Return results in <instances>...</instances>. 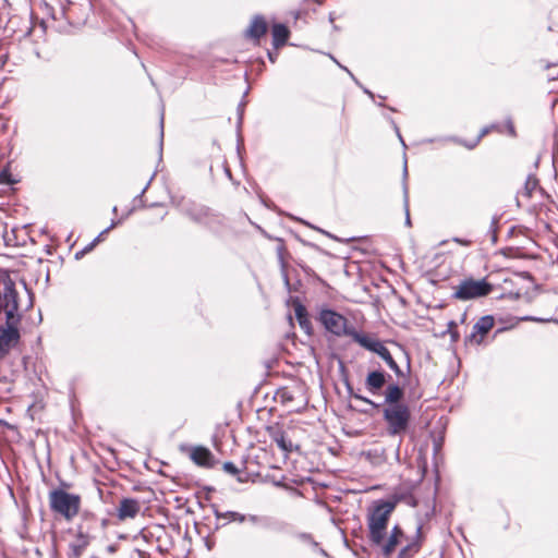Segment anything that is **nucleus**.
<instances>
[{"label":"nucleus","instance_id":"6","mask_svg":"<svg viewBox=\"0 0 558 558\" xmlns=\"http://www.w3.org/2000/svg\"><path fill=\"white\" fill-rule=\"evenodd\" d=\"M95 521V514L90 511L81 513V522L76 526V535L74 542L69 545L70 558H81L84 550L88 547L94 536L90 534V526H85V521Z\"/></svg>","mask_w":558,"mask_h":558},{"label":"nucleus","instance_id":"15","mask_svg":"<svg viewBox=\"0 0 558 558\" xmlns=\"http://www.w3.org/2000/svg\"><path fill=\"white\" fill-rule=\"evenodd\" d=\"M385 383L386 377L384 372L373 371L367 375L365 386L368 391H371L372 393H376L384 387Z\"/></svg>","mask_w":558,"mask_h":558},{"label":"nucleus","instance_id":"30","mask_svg":"<svg viewBox=\"0 0 558 558\" xmlns=\"http://www.w3.org/2000/svg\"><path fill=\"white\" fill-rule=\"evenodd\" d=\"M530 320H534V322H548V319H541V318H529Z\"/></svg>","mask_w":558,"mask_h":558},{"label":"nucleus","instance_id":"28","mask_svg":"<svg viewBox=\"0 0 558 558\" xmlns=\"http://www.w3.org/2000/svg\"><path fill=\"white\" fill-rule=\"evenodd\" d=\"M96 523H97V518H96V517H95V521L89 520V521H85V522H84L85 526H90V533L93 532V530H94V525H95Z\"/></svg>","mask_w":558,"mask_h":558},{"label":"nucleus","instance_id":"16","mask_svg":"<svg viewBox=\"0 0 558 558\" xmlns=\"http://www.w3.org/2000/svg\"><path fill=\"white\" fill-rule=\"evenodd\" d=\"M272 45L278 48L283 46L289 38V29L283 24H275L271 29Z\"/></svg>","mask_w":558,"mask_h":558},{"label":"nucleus","instance_id":"27","mask_svg":"<svg viewBox=\"0 0 558 558\" xmlns=\"http://www.w3.org/2000/svg\"><path fill=\"white\" fill-rule=\"evenodd\" d=\"M299 537H300L302 541H304V542H308V543H313V544H315V543L313 542L312 536H311L310 534H305V533H303V534H300V536H299Z\"/></svg>","mask_w":558,"mask_h":558},{"label":"nucleus","instance_id":"23","mask_svg":"<svg viewBox=\"0 0 558 558\" xmlns=\"http://www.w3.org/2000/svg\"><path fill=\"white\" fill-rule=\"evenodd\" d=\"M223 470L231 475H235L239 472L238 468L232 462H225Z\"/></svg>","mask_w":558,"mask_h":558},{"label":"nucleus","instance_id":"21","mask_svg":"<svg viewBox=\"0 0 558 558\" xmlns=\"http://www.w3.org/2000/svg\"><path fill=\"white\" fill-rule=\"evenodd\" d=\"M418 551V545L416 543H411L401 548L399 553V558H410L414 553Z\"/></svg>","mask_w":558,"mask_h":558},{"label":"nucleus","instance_id":"3","mask_svg":"<svg viewBox=\"0 0 558 558\" xmlns=\"http://www.w3.org/2000/svg\"><path fill=\"white\" fill-rule=\"evenodd\" d=\"M48 498L51 511L59 514L68 522H71L80 513V495L56 488L49 492Z\"/></svg>","mask_w":558,"mask_h":558},{"label":"nucleus","instance_id":"25","mask_svg":"<svg viewBox=\"0 0 558 558\" xmlns=\"http://www.w3.org/2000/svg\"><path fill=\"white\" fill-rule=\"evenodd\" d=\"M246 519L253 524H258L262 520L258 515L255 514H250L246 517Z\"/></svg>","mask_w":558,"mask_h":558},{"label":"nucleus","instance_id":"18","mask_svg":"<svg viewBox=\"0 0 558 558\" xmlns=\"http://www.w3.org/2000/svg\"><path fill=\"white\" fill-rule=\"evenodd\" d=\"M274 441L277 444V446L286 453H290L293 450L298 449L296 446L293 445L291 439H289L284 432H277L274 435Z\"/></svg>","mask_w":558,"mask_h":558},{"label":"nucleus","instance_id":"20","mask_svg":"<svg viewBox=\"0 0 558 558\" xmlns=\"http://www.w3.org/2000/svg\"><path fill=\"white\" fill-rule=\"evenodd\" d=\"M380 356L381 359L387 363V365L393 369L397 374H401V371L399 368V366L397 365L396 361L393 360V357L391 356L390 354V351H376Z\"/></svg>","mask_w":558,"mask_h":558},{"label":"nucleus","instance_id":"36","mask_svg":"<svg viewBox=\"0 0 558 558\" xmlns=\"http://www.w3.org/2000/svg\"><path fill=\"white\" fill-rule=\"evenodd\" d=\"M269 58H270V60H271L272 62L275 61V60H274V56H271L270 53H269Z\"/></svg>","mask_w":558,"mask_h":558},{"label":"nucleus","instance_id":"19","mask_svg":"<svg viewBox=\"0 0 558 558\" xmlns=\"http://www.w3.org/2000/svg\"><path fill=\"white\" fill-rule=\"evenodd\" d=\"M215 517L217 519H228L230 521H238L240 523L244 522L246 520V515L235 512V511H227V512H220L218 509H214Z\"/></svg>","mask_w":558,"mask_h":558},{"label":"nucleus","instance_id":"34","mask_svg":"<svg viewBox=\"0 0 558 558\" xmlns=\"http://www.w3.org/2000/svg\"><path fill=\"white\" fill-rule=\"evenodd\" d=\"M474 147H475V144L468 145V148H469V149H472V148H474Z\"/></svg>","mask_w":558,"mask_h":558},{"label":"nucleus","instance_id":"7","mask_svg":"<svg viewBox=\"0 0 558 558\" xmlns=\"http://www.w3.org/2000/svg\"><path fill=\"white\" fill-rule=\"evenodd\" d=\"M495 327V317L485 315L477 319L472 330L465 336L464 343L470 347L487 345L490 333Z\"/></svg>","mask_w":558,"mask_h":558},{"label":"nucleus","instance_id":"31","mask_svg":"<svg viewBox=\"0 0 558 558\" xmlns=\"http://www.w3.org/2000/svg\"><path fill=\"white\" fill-rule=\"evenodd\" d=\"M405 222H407L408 225H410V216H409V211H408V210H407V219H405Z\"/></svg>","mask_w":558,"mask_h":558},{"label":"nucleus","instance_id":"1","mask_svg":"<svg viewBox=\"0 0 558 558\" xmlns=\"http://www.w3.org/2000/svg\"><path fill=\"white\" fill-rule=\"evenodd\" d=\"M316 319L325 332L333 338L343 339L363 349H386L387 341L377 332L365 329L335 310L320 307Z\"/></svg>","mask_w":558,"mask_h":558},{"label":"nucleus","instance_id":"11","mask_svg":"<svg viewBox=\"0 0 558 558\" xmlns=\"http://www.w3.org/2000/svg\"><path fill=\"white\" fill-rule=\"evenodd\" d=\"M191 460L199 466H211L213 454L211 452L202 446H195L190 449Z\"/></svg>","mask_w":558,"mask_h":558},{"label":"nucleus","instance_id":"29","mask_svg":"<svg viewBox=\"0 0 558 558\" xmlns=\"http://www.w3.org/2000/svg\"><path fill=\"white\" fill-rule=\"evenodd\" d=\"M401 353L404 355L405 361H407V365H408V367H409V366H410V361H409V360H410V357H409V355H408V351H407V350H403V351H401Z\"/></svg>","mask_w":558,"mask_h":558},{"label":"nucleus","instance_id":"10","mask_svg":"<svg viewBox=\"0 0 558 558\" xmlns=\"http://www.w3.org/2000/svg\"><path fill=\"white\" fill-rule=\"evenodd\" d=\"M141 510L138 500L133 498H123L117 509L119 520L134 519Z\"/></svg>","mask_w":558,"mask_h":558},{"label":"nucleus","instance_id":"12","mask_svg":"<svg viewBox=\"0 0 558 558\" xmlns=\"http://www.w3.org/2000/svg\"><path fill=\"white\" fill-rule=\"evenodd\" d=\"M294 313H295V317H296V320H298L301 329L307 336H312L313 335V326H312L306 307L302 303L296 302V303H294Z\"/></svg>","mask_w":558,"mask_h":558},{"label":"nucleus","instance_id":"22","mask_svg":"<svg viewBox=\"0 0 558 558\" xmlns=\"http://www.w3.org/2000/svg\"><path fill=\"white\" fill-rule=\"evenodd\" d=\"M536 186H537V180L535 178L529 177L525 181L523 194L526 197H531L532 192L536 189Z\"/></svg>","mask_w":558,"mask_h":558},{"label":"nucleus","instance_id":"17","mask_svg":"<svg viewBox=\"0 0 558 558\" xmlns=\"http://www.w3.org/2000/svg\"><path fill=\"white\" fill-rule=\"evenodd\" d=\"M403 397V390L398 385H389L385 393V402L387 405L391 404H403L401 401Z\"/></svg>","mask_w":558,"mask_h":558},{"label":"nucleus","instance_id":"2","mask_svg":"<svg viewBox=\"0 0 558 558\" xmlns=\"http://www.w3.org/2000/svg\"><path fill=\"white\" fill-rule=\"evenodd\" d=\"M396 505V501L380 499L368 508L367 527L369 541H380V535L387 534L388 522Z\"/></svg>","mask_w":558,"mask_h":558},{"label":"nucleus","instance_id":"32","mask_svg":"<svg viewBox=\"0 0 558 558\" xmlns=\"http://www.w3.org/2000/svg\"><path fill=\"white\" fill-rule=\"evenodd\" d=\"M359 399L363 400L364 402H367V403H372L368 399L366 398H363V397H357Z\"/></svg>","mask_w":558,"mask_h":558},{"label":"nucleus","instance_id":"14","mask_svg":"<svg viewBox=\"0 0 558 558\" xmlns=\"http://www.w3.org/2000/svg\"><path fill=\"white\" fill-rule=\"evenodd\" d=\"M20 339V332L15 326L0 327V349L15 345Z\"/></svg>","mask_w":558,"mask_h":558},{"label":"nucleus","instance_id":"9","mask_svg":"<svg viewBox=\"0 0 558 558\" xmlns=\"http://www.w3.org/2000/svg\"><path fill=\"white\" fill-rule=\"evenodd\" d=\"M404 537V532L399 525H395L389 535L381 534L380 541H369L373 546L377 547L385 558H390L391 555L396 551L397 546L400 544L401 539Z\"/></svg>","mask_w":558,"mask_h":558},{"label":"nucleus","instance_id":"13","mask_svg":"<svg viewBox=\"0 0 558 558\" xmlns=\"http://www.w3.org/2000/svg\"><path fill=\"white\" fill-rule=\"evenodd\" d=\"M268 25L265 19L260 15H256L246 29V36L258 41L267 32Z\"/></svg>","mask_w":558,"mask_h":558},{"label":"nucleus","instance_id":"33","mask_svg":"<svg viewBox=\"0 0 558 558\" xmlns=\"http://www.w3.org/2000/svg\"><path fill=\"white\" fill-rule=\"evenodd\" d=\"M502 330H504L502 328H498V329L495 331L494 336H496L497 333L501 332Z\"/></svg>","mask_w":558,"mask_h":558},{"label":"nucleus","instance_id":"26","mask_svg":"<svg viewBox=\"0 0 558 558\" xmlns=\"http://www.w3.org/2000/svg\"><path fill=\"white\" fill-rule=\"evenodd\" d=\"M453 241L463 245V246H470L471 245V241L470 240H465V239H460V238H453Z\"/></svg>","mask_w":558,"mask_h":558},{"label":"nucleus","instance_id":"35","mask_svg":"<svg viewBox=\"0 0 558 558\" xmlns=\"http://www.w3.org/2000/svg\"><path fill=\"white\" fill-rule=\"evenodd\" d=\"M456 326L453 322H450L449 327Z\"/></svg>","mask_w":558,"mask_h":558},{"label":"nucleus","instance_id":"8","mask_svg":"<svg viewBox=\"0 0 558 558\" xmlns=\"http://www.w3.org/2000/svg\"><path fill=\"white\" fill-rule=\"evenodd\" d=\"M19 303L17 293L13 284H4L3 290H0V314L4 313L7 316L5 326H15L20 320L17 315Z\"/></svg>","mask_w":558,"mask_h":558},{"label":"nucleus","instance_id":"5","mask_svg":"<svg viewBox=\"0 0 558 558\" xmlns=\"http://www.w3.org/2000/svg\"><path fill=\"white\" fill-rule=\"evenodd\" d=\"M387 423V432L390 436H401L409 428L411 412L407 404L387 405L383 412Z\"/></svg>","mask_w":558,"mask_h":558},{"label":"nucleus","instance_id":"24","mask_svg":"<svg viewBox=\"0 0 558 558\" xmlns=\"http://www.w3.org/2000/svg\"><path fill=\"white\" fill-rule=\"evenodd\" d=\"M113 226H114V223H112L108 229H106L105 231H102V232H101V233H100V234H99V235H98V236H97V238H96V239H95V240H94V241H93L88 246H86V247L84 248V251H83L82 253H76V257H78V255H80V254H83V253H85V252L90 251V250L94 247V245L96 244V242L99 240V238H100L104 233H106L110 228H112Z\"/></svg>","mask_w":558,"mask_h":558},{"label":"nucleus","instance_id":"4","mask_svg":"<svg viewBox=\"0 0 558 558\" xmlns=\"http://www.w3.org/2000/svg\"><path fill=\"white\" fill-rule=\"evenodd\" d=\"M494 286L486 278H465L454 288L452 298L459 301H470L489 295Z\"/></svg>","mask_w":558,"mask_h":558}]
</instances>
